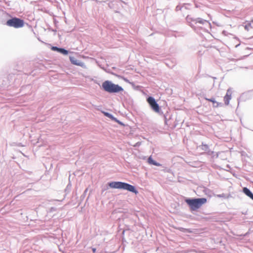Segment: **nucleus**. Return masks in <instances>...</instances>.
<instances>
[{
  "mask_svg": "<svg viewBox=\"0 0 253 253\" xmlns=\"http://www.w3.org/2000/svg\"><path fill=\"white\" fill-rule=\"evenodd\" d=\"M184 202L188 205L191 212L197 211L201 207L207 202L206 198L186 197Z\"/></svg>",
  "mask_w": 253,
  "mask_h": 253,
  "instance_id": "1",
  "label": "nucleus"
},
{
  "mask_svg": "<svg viewBox=\"0 0 253 253\" xmlns=\"http://www.w3.org/2000/svg\"><path fill=\"white\" fill-rule=\"evenodd\" d=\"M107 185L112 189L125 190L134 193L135 195L138 193V191L135 186L125 182L113 181L108 182Z\"/></svg>",
  "mask_w": 253,
  "mask_h": 253,
  "instance_id": "2",
  "label": "nucleus"
},
{
  "mask_svg": "<svg viewBox=\"0 0 253 253\" xmlns=\"http://www.w3.org/2000/svg\"><path fill=\"white\" fill-rule=\"evenodd\" d=\"M98 85L103 90L110 94L119 93L124 91L122 86L118 84H115L109 80L104 81L101 85L99 84Z\"/></svg>",
  "mask_w": 253,
  "mask_h": 253,
  "instance_id": "3",
  "label": "nucleus"
},
{
  "mask_svg": "<svg viewBox=\"0 0 253 253\" xmlns=\"http://www.w3.org/2000/svg\"><path fill=\"white\" fill-rule=\"evenodd\" d=\"M186 20L188 23V25L190 26L195 31H197L198 30L200 29H203L201 27H196L195 24H201L202 25L207 24L210 28H211V23L209 21L200 17L194 18L191 17L190 15H188L186 17Z\"/></svg>",
  "mask_w": 253,
  "mask_h": 253,
  "instance_id": "4",
  "label": "nucleus"
},
{
  "mask_svg": "<svg viewBox=\"0 0 253 253\" xmlns=\"http://www.w3.org/2000/svg\"><path fill=\"white\" fill-rule=\"evenodd\" d=\"M146 101L148 104L151 109L153 112L158 114L159 115L163 114L161 107L159 105L157 101L153 96L148 95L146 98Z\"/></svg>",
  "mask_w": 253,
  "mask_h": 253,
  "instance_id": "5",
  "label": "nucleus"
},
{
  "mask_svg": "<svg viewBox=\"0 0 253 253\" xmlns=\"http://www.w3.org/2000/svg\"><path fill=\"white\" fill-rule=\"evenodd\" d=\"M9 15L11 18L6 21L5 24L7 26L16 29L22 28L24 26V20L17 17H12L10 15Z\"/></svg>",
  "mask_w": 253,
  "mask_h": 253,
  "instance_id": "6",
  "label": "nucleus"
},
{
  "mask_svg": "<svg viewBox=\"0 0 253 253\" xmlns=\"http://www.w3.org/2000/svg\"><path fill=\"white\" fill-rule=\"evenodd\" d=\"M69 59L72 64L81 67L83 68H85L86 66L85 64L80 60H77L74 56H69Z\"/></svg>",
  "mask_w": 253,
  "mask_h": 253,
  "instance_id": "7",
  "label": "nucleus"
},
{
  "mask_svg": "<svg viewBox=\"0 0 253 253\" xmlns=\"http://www.w3.org/2000/svg\"><path fill=\"white\" fill-rule=\"evenodd\" d=\"M232 92L230 88L227 89L226 93L224 97V101L225 105H229L230 100L231 99Z\"/></svg>",
  "mask_w": 253,
  "mask_h": 253,
  "instance_id": "8",
  "label": "nucleus"
},
{
  "mask_svg": "<svg viewBox=\"0 0 253 253\" xmlns=\"http://www.w3.org/2000/svg\"><path fill=\"white\" fill-rule=\"evenodd\" d=\"M205 99L209 102H212L213 107H218L223 105L222 103L217 102L214 97H211V98H205Z\"/></svg>",
  "mask_w": 253,
  "mask_h": 253,
  "instance_id": "9",
  "label": "nucleus"
},
{
  "mask_svg": "<svg viewBox=\"0 0 253 253\" xmlns=\"http://www.w3.org/2000/svg\"><path fill=\"white\" fill-rule=\"evenodd\" d=\"M147 162L150 165H153L157 167H162V165L154 160L151 156L148 158Z\"/></svg>",
  "mask_w": 253,
  "mask_h": 253,
  "instance_id": "10",
  "label": "nucleus"
},
{
  "mask_svg": "<svg viewBox=\"0 0 253 253\" xmlns=\"http://www.w3.org/2000/svg\"><path fill=\"white\" fill-rule=\"evenodd\" d=\"M243 192L250 198L252 199L253 197V193L251 190L248 188L245 187L243 188Z\"/></svg>",
  "mask_w": 253,
  "mask_h": 253,
  "instance_id": "11",
  "label": "nucleus"
},
{
  "mask_svg": "<svg viewBox=\"0 0 253 253\" xmlns=\"http://www.w3.org/2000/svg\"><path fill=\"white\" fill-rule=\"evenodd\" d=\"M161 115L163 116L165 125L167 126L169 125V120L171 119V115L169 114L168 112L167 114H164V113L163 112V114H162Z\"/></svg>",
  "mask_w": 253,
  "mask_h": 253,
  "instance_id": "12",
  "label": "nucleus"
},
{
  "mask_svg": "<svg viewBox=\"0 0 253 253\" xmlns=\"http://www.w3.org/2000/svg\"><path fill=\"white\" fill-rule=\"evenodd\" d=\"M119 79H122L123 80H124L125 82L127 83H128L129 84H130L131 85V86L132 87H134L135 86V84L133 82H130L128 79H127V78L123 76H121V75H116Z\"/></svg>",
  "mask_w": 253,
  "mask_h": 253,
  "instance_id": "13",
  "label": "nucleus"
},
{
  "mask_svg": "<svg viewBox=\"0 0 253 253\" xmlns=\"http://www.w3.org/2000/svg\"><path fill=\"white\" fill-rule=\"evenodd\" d=\"M203 191L205 195H206L209 197H211L212 195L213 194L212 191L207 187H204L203 188Z\"/></svg>",
  "mask_w": 253,
  "mask_h": 253,
  "instance_id": "14",
  "label": "nucleus"
},
{
  "mask_svg": "<svg viewBox=\"0 0 253 253\" xmlns=\"http://www.w3.org/2000/svg\"><path fill=\"white\" fill-rule=\"evenodd\" d=\"M70 52H71L69 50H67L65 48L62 47H60L58 52V53H61L63 55H67Z\"/></svg>",
  "mask_w": 253,
  "mask_h": 253,
  "instance_id": "15",
  "label": "nucleus"
},
{
  "mask_svg": "<svg viewBox=\"0 0 253 253\" xmlns=\"http://www.w3.org/2000/svg\"><path fill=\"white\" fill-rule=\"evenodd\" d=\"M72 184L71 181L69 180V183H68L65 189V192L66 193V194H67L70 192Z\"/></svg>",
  "mask_w": 253,
  "mask_h": 253,
  "instance_id": "16",
  "label": "nucleus"
},
{
  "mask_svg": "<svg viewBox=\"0 0 253 253\" xmlns=\"http://www.w3.org/2000/svg\"><path fill=\"white\" fill-rule=\"evenodd\" d=\"M87 191H88V188H86L84 190V192L82 194V195L81 196V197H80V200H81V201L79 203V205H80L81 204V202L84 200V198L86 196V193L87 192Z\"/></svg>",
  "mask_w": 253,
  "mask_h": 253,
  "instance_id": "17",
  "label": "nucleus"
},
{
  "mask_svg": "<svg viewBox=\"0 0 253 253\" xmlns=\"http://www.w3.org/2000/svg\"><path fill=\"white\" fill-rule=\"evenodd\" d=\"M101 112L104 115V116L109 118L110 120L111 119V118H112L113 115H112V114L108 112H106V111H102V110H100Z\"/></svg>",
  "mask_w": 253,
  "mask_h": 253,
  "instance_id": "18",
  "label": "nucleus"
},
{
  "mask_svg": "<svg viewBox=\"0 0 253 253\" xmlns=\"http://www.w3.org/2000/svg\"><path fill=\"white\" fill-rule=\"evenodd\" d=\"M182 5L183 7V9H184L187 10L190 9L191 7L192 6V4L189 3H182Z\"/></svg>",
  "mask_w": 253,
  "mask_h": 253,
  "instance_id": "19",
  "label": "nucleus"
},
{
  "mask_svg": "<svg viewBox=\"0 0 253 253\" xmlns=\"http://www.w3.org/2000/svg\"><path fill=\"white\" fill-rule=\"evenodd\" d=\"M247 23L244 26V28L247 31H249L250 28H253L252 23L250 21H247Z\"/></svg>",
  "mask_w": 253,
  "mask_h": 253,
  "instance_id": "20",
  "label": "nucleus"
},
{
  "mask_svg": "<svg viewBox=\"0 0 253 253\" xmlns=\"http://www.w3.org/2000/svg\"><path fill=\"white\" fill-rule=\"evenodd\" d=\"M183 10V7H182V3H179L175 7V11L176 12H178L179 11H182Z\"/></svg>",
  "mask_w": 253,
  "mask_h": 253,
  "instance_id": "21",
  "label": "nucleus"
},
{
  "mask_svg": "<svg viewBox=\"0 0 253 253\" xmlns=\"http://www.w3.org/2000/svg\"><path fill=\"white\" fill-rule=\"evenodd\" d=\"M200 147H201V149L203 150H204L205 151L208 150V149L209 148V145L208 144H204L203 142H202V145Z\"/></svg>",
  "mask_w": 253,
  "mask_h": 253,
  "instance_id": "22",
  "label": "nucleus"
},
{
  "mask_svg": "<svg viewBox=\"0 0 253 253\" xmlns=\"http://www.w3.org/2000/svg\"><path fill=\"white\" fill-rule=\"evenodd\" d=\"M60 47H58L57 46H51V49L52 51H56V52H58L59 51V49H60Z\"/></svg>",
  "mask_w": 253,
  "mask_h": 253,
  "instance_id": "23",
  "label": "nucleus"
},
{
  "mask_svg": "<svg viewBox=\"0 0 253 253\" xmlns=\"http://www.w3.org/2000/svg\"><path fill=\"white\" fill-rule=\"evenodd\" d=\"M214 152L213 151L210 150L209 148L208 149V150L206 151V154L209 156L213 155L214 154Z\"/></svg>",
  "mask_w": 253,
  "mask_h": 253,
  "instance_id": "24",
  "label": "nucleus"
},
{
  "mask_svg": "<svg viewBox=\"0 0 253 253\" xmlns=\"http://www.w3.org/2000/svg\"><path fill=\"white\" fill-rule=\"evenodd\" d=\"M217 197H219V198H226L227 197L226 195L224 193H222L221 194H218V195H217Z\"/></svg>",
  "mask_w": 253,
  "mask_h": 253,
  "instance_id": "25",
  "label": "nucleus"
},
{
  "mask_svg": "<svg viewBox=\"0 0 253 253\" xmlns=\"http://www.w3.org/2000/svg\"><path fill=\"white\" fill-rule=\"evenodd\" d=\"M111 120H112L116 123H117L119 121V120H118L117 118L115 117L114 116H113Z\"/></svg>",
  "mask_w": 253,
  "mask_h": 253,
  "instance_id": "26",
  "label": "nucleus"
},
{
  "mask_svg": "<svg viewBox=\"0 0 253 253\" xmlns=\"http://www.w3.org/2000/svg\"><path fill=\"white\" fill-rule=\"evenodd\" d=\"M111 120H112L116 123H117L119 121V120H118L117 118L115 117L114 116H113Z\"/></svg>",
  "mask_w": 253,
  "mask_h": 253,
  "instance_id": "27",
  "label": "nucleus"
},
{
  "mask_svg": "<svg viewBox=\"0 0 253 253\" xmlns=\"http://www.w3.org/2000/svg\"><path fill=\"white\" fill-rule=\"evenodd\" d=\"M141 87H142V86L139 85H135V86L133 87V88H134V89H135L136 90H139Z\"/></svg>",
  "mask_w": 253,
  "mask_h": 253,
  "instance_id": "28",
  "label": "nucleus"
},
{
  "mask_svg": "<svg viewBox=\"0 0 253 253\" xmlns=\"http://www.w3.org/2000/svg\"><path fill=\"white\" fill-rule=\"evenodd\" d=\"M117 123H118L119 125L122 126H125V124L120 120Z\"/></svg>",
  "mask_w": 253,
  "mask_h": 253,
  "instance_id": "29",
  "label": "nucleus"
},
{
  "mask_svg": "<svg viewBox=\"0 0 253 253\" xmlns=\"http://www.w3.org/2000/svg\"><path fill=\"white\" fill-rule=\"evenodd\" d=\"M165 172L170 173L171 172V170L169 168H166V169L164 170Z\"/></svg>",
  "mask_w": 253,
  "mask_h": 253,
  "instance_id": "30",
  "label": "nucleus"
},
{
  "mask_svg": "<svg viewBox=\"0 0 253 253\" xmlns=\"http://www.w3.org/2000/svg\"><path fill=\"white\" fill-rule=\"evenodd\" d=\"M56 211V208L55 207H51L50 208V212L55 211Z\"/></svg>",
  "mask_w": 253,
  "mask_h": 253,
  "instance_id": "31",
  "label": "nucleus"
},
{
  "mask_svg": "<svg viewBox=\"0 0 253 253\" xmlns=\"http://www.w3.org/2000/svg\"><path fill=\"white\" fill-rule=\"evenodd\" d=\"M222 34L224 35V36H227V34H228V32L227 31H226L225 30H223L222 32Z\"/></svg>",
  "mask_w": 253,
  "mask_h": 253,
  "instance_id": "32",
  "label": "nucleus"
},
{
  "mask_svg": "<svg viewBox=\"0 0 253 253\" xmlns=\"http://www.w3.org/2000/svg\"><path fill=\"white\" fill-rule=\"evenodd\" d=\"M96 251V248H92V251L93 253H95Z\"/></svg>",
  "mask_w": 253,
  "mask_h": 253,
  "instance_id": "33",
  "label": "nucleus"
},
{
  "mask_svg": "<svg viewBox=\"0 0 253 253\" xmlns=\"http://www.w3.org/2000/svg\"><path fill=\"white\" fill-rule=\"evenodd\" d=\"M247 212H248V211H242V212H241V213H242V214H245V215H246V214H247Z\"/></svg>",
  "mask_w": 253,
  "mask_h": 253,
  "instance_id": "34",
  "label": "nucleus"
},
{
  "mask_svg": "<svg viewBox=\"0 0 253 253\" xmlns=\"http://www.w3.org/2000/svg\"><path fill=\"white\" fill-rule=\"evenodd\" d=\"M251 23H252V25L253 27V18L251 20V21H250Z\"/></svg>",
  "mask_w": 253,
  "mask_h": 253,
  "instance_id": "35",
  "label": "nucleus"
},
{
  "mask_svg": "<svg viewBox=\"0 0 253 253\" xmlns=\"http://www.w3.org/2000/svg\"><path fill=\"white\" fill-rule=\"evenodd\" d=\"M73 194H75V196H77V192H73Z\"/></svg>",
  "mask_w": 253,
  "mask_h": 253,
  "instance_id": "36",
  "label": "nucleus"
},
{
  "mask_svg": "<svg viewBox=\"0 0 253 253\" xmlns=\"http://www.w3.org/2000/svg\"><path fill=\"white\" fill-rule=\"evenodd\" d=\"M240 45V43H239V44H237V45L235 46V47L237 48V47H238Z\"/></svg>",
  "mask_w": 253,
  "mask_h": 253,
  "instance_id": "37",
  "label": "nucleus"
},
{
  "mask_svg": "<svg viewBox=\"0 0 253 253\" xmlns=\"http://www.w3.org/2000/svg\"><path fill=\"white\" fill-rule=\"evenodd\" d=\"M18 146H22V145H21V143H19Z\"/></svg>",
  "mask_w": 253,
  "mask_h": 253,
  "instance_id": "38",
  "label": "nucleus"
},
{
  "mask_svg": "<svg viewBox=\"0 0 253 253\" xmlns=\"http://www.w3.org/2000/svg\"><path fill=\"white\" fill-rule=\"evenodd\" d=\"M216 157H218V154H216Z\"/></svg>",
  "mask_w": 253,
  "mask_h": 253,
  "instance_id": "39",
  "label": "nucleus"
},
{
  "mask_svg": "<svg viewBox=\"0 0 253 253\" xmlns=\"http://www.w3.org/2000/svg\"><path fill=\"white\" fill-rule=\"evenodd\" d=\"M251 199L253 201V197Z\"/></svg>",
  "mask_w": 253,
  "mask_h": 253,
  "instance_id": "40",
  "label": "nucleus"
},
{
  "mask_svg": "<svg viewBox=\"0 0 253 253\" xmlns=\"http://www.w3.org/2000/svg\"><path fill=\"white\" fill-rule=\"evenodd\" d=\"M2 87V86L1 85H0V87Z\"/></svg>",
  "mask_w": 253,
  "mask_h": 253,
  "instance_id": "41",
  "label": "nucleus"
}]
</instances>
